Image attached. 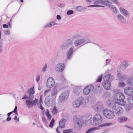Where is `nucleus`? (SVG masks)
Returning <instances> with one entry per match:
<instances>
[{
	"label": "nucleus",
	"mask_w": 133,
	"mask_h": 133,
	"mask_svg": "<svg viewBox=\"0 0 133 133\" xmlns=\"http://www.w3.org/2000/svg\"><path fill=\"white\" fill-rule=\"evenodd\" d=\"M8 24H9V26L10 28H11L12 27V24L10 23H8Z\"/></svg>",
	"instance_id": "62"
},
{
	"label": "nucleus",
	"mask_w": 133,
	"mask_h": 133,
	"mask_svg": "<svg viewBox=\"0 0 133 133\" xmlns=\"http://www.w3.org/2000/svg\"><path fill=\"white\" fill-rule=\"evenodd\" d=\"M119 85L120 87H124L125 86V84L123 82H120L119 83Z\"/></svg>",
	"instance_id": "46"
},
{
	"label": "nucleus",
	"mask_w": 133,
	"mask_h": 133,
	"mask_svg": "<svg viewBox=\"0 0 133 133\" xmlns=\"http://www.w3.org/2000/svg\"><path fill=\"white\" fill-rule=\"evenodd\" d=\"M40 101L39 102V103H40V106H39L38 105V106L39 107H38L41 110H43L44 109V108H43V107H42V105H41V98H40Z\"/></svg>",
	"instance_id": "49"
},
{
	"label": "nucleus",
	"mask_w": 133,
	"mask_h": 133,
	"mask_svg": "<svg viewBox=\"0 0 133 133\" xmlns=\"http://www.w3.org/2000/svg\"><path fill=\"white\" fill-rule=\"evenodd\" d=\"M74 52V50L72 47L68 50L66 53V56L68 59L70 60L71 59Z\"/></svg>",
	"instance_id": "13"
},
{
	"label": "nucleus",
	"mask_w": 133,
	"mask_h": 133,
	"mask_svg": "<svg viewBox=\"0 0 133 133\" xmlns=\"http://www.w3.org/2000/svg\"><path fill=\"white\" fill-rule=\"evenodd\" d=\"M99 128L98 127L91 128L87 130L85 133H94L95 130L99 129Z\"/></svg>",
	"instance_id": "23"
},
{
	"label": "nucleus",
	"mask_w": 133,
	"mask_h": 133,
	"mask_svg": "<svg viewBox=\"0 0 133 133\" xmlns=\"http://www.w3.org/2000/svg\"><path fill=\"white\" fill-rule=\"evenodd\" d=\"M59 128H60V127H58L56 130V131L58 133H60V132L59 131L58 129Z\"/></svg>",
	"instance_id": "61"
},
{
	"label": "nucleus",
	"mask_w": 133,
	"mask_h": 133,
	"mask_svg": "<svg viewBox=\"0 0 133 133\" xmlns=\"http://www.w3.org/2000/svg\"><path fill=\"white\" fill-rule=\"evenodd\" d=\"M55 24H56L55 22L54 21H52L45 25L44 27L45 28L51 27Z\"/></svg>",
	"instance_id": "29"
},
{
	"label": "nucleus",
	"mask_w": 133,
	"mask_h": 133,
	"mask_svg": "<svg viewBox=\"0 0 133 133\" xmlns=\"http://www.w3.org/2000/svg\"><path fill=\"white\" fill-rule=\"evenodd\" d=\"M82 105H83L87 104L88 103L89 99L87 97H80L79 98Z\"/></svg>",
	"instance_id": "18"
},
{
	"label": "nucleus",
	"mask_w": 133,
	"mask_h": 133,
	"mask_svg": "<svg viewBox=\"0 0 133 133\" xmlns=\"http://www.w3.org/2000/svg\"><path fill=\"white\" fill-rule=\"evenodd\" d=\"M17 106H16L13 111H12L10 112H9L8 114L7 115L9 117V116L13 112H14V113H16L17 114Z\"/></svg>",
	"instance_id": "35"
},
{
	"label": "nucleus",
	"mask_w": 133,
	"mask_h": 133,
	"mask_svg": "<svg viewBox=\"0 0 133 133\" xmlns=\"http://www.w3.org/2000/svg\"><path fill=\"white\" fill-rule=\"evenodd\" d=\"M81 105V104L79 98L75 101V103L73 104L75 108H79Z\"/></svg>",
	"instance_id": "25"
},
{
	"label": "nucleus",
	"mask_w": 133,
	"mask_h": 133,
	"mask_svg": "<svg viewBox=\"0 0 133 133\" xmlns=\"http://www.w3.org/2000/svg\"><path fill=\"white\" fill-rule=\"evenodd\" d=\"M85 9L84 7L81 6H78L76 8V10L80 12L84 11Z\"/></svg>",
	"instance_id": "30"
},
{
	"label": "nucleus",
	"mask_w": 133,
	"mask_h": 133,
	"mask_svg": "<svg viewBox=\"0 0 133 133\" xmlns=\"http://www.w3.org/2000/svg\"><path fill=\"white\" fill-rule=\"evenodd\" d=\"M117 77L120 80L122 81L125 80L127 78V76L125 75H122L120 73L117 74Z\"/></svg>",
	"instance_id": "24"
},
{
	"label": "nucleus",
	"mask_w": 133,
	"mask_h": 133,
	"mask_svg": "<svg viewBox=\"0 0 133 133\" xmlns=\"http://www.w3.org/2000/svg\"><path fill=\"white\" fill-rule=\"evenodd\" d=\"M127 100L129 103L131 104H133V96L131 97L128 98Z\"/></svg>",
	"instance_id": "36"
},
{
	"label": "nucleus",
	"mask_w": 133,
	"mask_h": 133,
	"mask_svg": "<svg viewBox=\"0 0 133 133\" xmlns=\"http://www.w3.org/2000/svg\"><path fill=\"white\" fill-rule=\"evenodd\" d=\"M58 6L61 8H63L65 6V4L64 3H62V4H58Z\"/></svg>",
	"instance_id": "50"
},
{
	"label": "nucleus",
	"mask_w": 133,
	"mask_h": 133,
	"mask_svg": "<svg viewBox=\"0 0 133 133\" xmlns=\"http://www.w3.org/2000/svg\"><path fill=\"white\" fill-rule=\"evenodd\" d=\"M56 17L57 19L58 20H60L61 18V16L59 15H57Z\"/></svg>",
	"instance_id": "57"
},
{
	"label": "nucleus",
	"mask_w": 133,
	"mask_h": 133,
	"mask_svg": "<svg viewBox=\"0 0 133 133\" xmlns=\"http://www.w3.org/2000/svg\"><path fill=\"white\" fill-rule=\"evenodd\" d=\"M74 37L75 38H79L81 37V36L79 34H76L74 35Z\"/></svg>",
	"instance_id": "48"
},
{
	"label": "nucleus",
	"mask_w": 133,
	"mask_h": 133,
	"mask_svg": "<svg viewBox=\"0 0 133 133\" xmlns=\"http://www.w3.org/2000/svg\"><path fill=\"white\" fill-rule=\"evenodd\" d=\"M117 103H116L114 104V106L112 107V110L114 112H116L117 110L119 109V108H121V107L119 106L118 105L116 104Z\"/></svg>",
	"instance_id": "28"
},
{
	"label": "nucleus",
	"mask_w": 133,
	"mask_h": 133,
	"mask_svg": "<svg viewBox=\"0 0 133 133\" xmlns=\"http://www.w3.org/2000/svg\"><path fill=\"white\" fill-rule=\"evenodd\" d=\"M65 120L62 119L59 122V126L60 128H64L65 127Z\"/></svg>",
	"instance_id": "27"
},
{
	"label": "nucleus",
	"mask_w": 133,
	"mask_h": 133,
	"mask_svg": "<svg viewBox=\"0 0 133 133\" xmlns=\"http://www.w3.org/2000/svg\"><path fill=\"white\" fill-rule=\"evenodd\" d=\"M124 108L126 110L128 111L130 109L131 107L129 104H127L125 105Z\"/></svg>",
	"instance_id": "39"
},
{
	"label": "nucleus",
	"mask_w": 133,
	"mask_h": 133,
	"mask_svg": "<svg viewBox=\"0 0 133 133\" xmlns=\"http://www.w3.org/2000/svg\"><path fill=\"white\" fill-rule=\"evenodd\" d=\"M114 98L116 103L120 105H123L125 104V102L123 100L125 98L124 94L121 92H118L114 95Z\"/></svg>",
	"instance_id": "2"
},
{
	"label": "nucleus",
	"mask_w": 133,
	"mask_h": 133,
	"mask_svg": "<svg viewBox=\"0 0 133 133\" xmlns=\"http://www.w3.org/2000/svg\"><path fill=\"white\" fill-rule=\"evenodd\" d=\"M102 112L105 117L110 119L113 118L115 116L113 112L109 109H105Z\"/></svg>",
	"instance_id": "8"
},
{
	"label": "nucleus",
	"mask_w": 133,
	"mask_h": 133,
	"mask_svg": "<svg viewBox=\"0 0 133 133\" xmlns=\"http://www.w3.org/2000/svg\"><path fill=\"white\" fill-rule=\"evenodd\" d=\"M128 65V62L127 61H125L122 62L119 67L120 70H125L127 68Z\"/></svg>",
	"instance_id": "17"
},
{
	"label": "nucleus",
	"mask_w": 133,
	"mask_h": 133,
	"mask_svg": "<svg viewBox=\"0 0 133 133\" xmlns=\"http://www.w3.org/2000/svg\"><path fill=\"white\" fill-rule=\"evenodd\" d=\"M114 79L113 76L110 74L105 75L103 77V82L102 85L106 90H109L111 87V82Z\"/></svg>",
	"instance_id": "1"
},
{
	"label": "nucleus",
	"mask_w": 133,
	"mask_h": 133,
	"mask_svg": "<svg viewBox=\"0 0 133 133\" xmlns=\"http://www.w3.org/2000/svg\"><path fill=\"white\" fill-rule=\"evenodd\" d=\"M65 67V65L64 64L59 63L56 65L55 69L58 72H61L64 70Z\"/></svg>",
	"instance_id": "16"
},
{
	"label": "nucleus",
	"mask_w": 133,
	"mask_h": 133,
	"mask_svg": "<svg viewBox=\"0 0 133 133\" xmlns=\"http://www.w3.org/2000/svg\"><path fill=\"white\" fill-rule=\"evenodd\" d=\"M47 64H46L43 67L42 69V71L43 72H45L47 69Z\"/></svg>",
	"instance_id": "43"
},
{
	"label": "nucleus",
	"mask_w": 133,
	"mask_h": 133,
	"mask_svg": "<svg viewBox=\"0 0 133 133\" xmlns=\"http://www.w3.org/2000/svg\"><path fill=\"white\" fill-rule=\"evenodd\" d=\"M69 93L68 91H64L61 93L59 95L58 101L59 102H63L66 101L68 98Z\"/></svg>",
	"instance_id": "7"
},
{
	"label": "nucleus",
	"mask_w": 133,
	"mask_h": 133,
	"mask_svg": "<svg viewBox=\"0 0 133 133\" xmlns=\"http://www.w3.org/2000/svg\"><path fill=\"white\" fill-rule=\"evenodd\" d=\"M123 111V109L121 107L119 108V109H117L116 112H115V113L116 114L117 116H119V115H121Z\"/></svg>",
	"instance_id": "32"
},
{
	"label": "nucleus",
	"mask_w": 133,
	"mask_h": 133,
	"mask_svg": "<svg viewBox=\"0 0 133 133\" xmlns=\"http://www.w3.org/2000/svg\"><path fill=\"white\" fill-rule=\"evenodd\" d=\"M104 7V6H101L100 5H91L90 6H88V7Z\"/></svg>",
	"instance_id": "47"
},
{
	"label": "nucleus",
	"mask_w": 133,
	"mask_h": 133,
	"mask_svg": "<svg viewBox=\"0 0 133 133\" xmlns=\"http://www.w3.org/2000/svg\"><path fill=\"white\" fill-rule=\"evenodd\" d=\"M4 34L6 35H9L10 34V31L9 30H6L4 31Z\"/></svg>",
	"instance_id": "51"
},
{
	"label": "nucleus",
	"mask_w": 133,
	"mask_h": 133,
	"mask_svg": "<svg viewBox=\"0 0 133 133\" xmlns=\"http://www.w3.org/2000/svg\"><path fill=\"white\" fill-rule=\"evenodd\" d=\"M111 62V59H107L105 60V66H107Z\"/></svg>",
	"instance_id": "42"
},
{
	"label": "nucleus",
	"mask_w": 133,
	"mask_h": 133,
	"mask_svg": "<svg viewBox=\"0 0 133 133\" xmlns=\"http://www.w3.org/2000/svg\"><path fill=\"white\" fill-rule=\"evenodd\" d=\"M83 117L75 116L74 117L73 120L74 123L78 127H81L82 126L86 125L88 122L87 121L83 119Z\"/></svg>",
	"instance_id": "3"
},
{
	"label": "nucleus",
	"mask_w": 133,
	"mask_h": 133,
	"mask_svg": "<svg viewBox=\"0 0 133 133\" xmlns=\"http://www.w3.org/2000/svg\"><path fill=\"white\" fill-rule=\"evenodd\" d=\"M55 101L54 99L51 98L49 99L48 97H46L45 99V103L46 106H49L50 105H52Z\"/></svg>",
	"instance_id": "20"
},
{
	"label": "nucleus",
	"mask_w": 133,
	"mask_h": 133,
	"mask_svg": "<svg viewBox=\"0 0 133 133\" xmlns=\"http://www.w3.org/2000/svg\"><path fill=\"white\" fill-rule=\"evenodd\" d=\"M58 92V91L56 87H54L51 90V94L52 96L53 97V99H54L55 100Z\"/></svg>",
	"instance_id": "19"
},
{
	"label": "nucleus",
	"mask_w": 133,
	"mask_h": 133,
	"mask_svg": "<svg viewBox=\"0 0 133 133\" xmlns=\"http://www.w3.org/2000/svg\"><path fill=\"white\" fill-rule=\"evenodd\" d=\"M93 122H91L90 124L92 125H96L100 124L102 122V118L99 114H97L93 117Z\"/></svg>",
	"instance_id": "5"
},
{
	"label": "nucleus",
	"mask_w": 133,
	"mask_h": 133,
	"mask_svg": "<svg viewBox=\"0 0 133 133\" xmlns=\"http://www.w3.org/2000/svg\"><path fill=\"white\" fill-rule=\"evenodd\" d=\"M14 119L16 122H18L19 121V118H17V117L16 116H15L14 118Z\"/></svg>",
	"instance_id": "55"
},
{
	"label": "nucleus",
	"mask_w": 133,
	"mask_h": 133,
	"mask_svg": "<svg viewBox=\"0 0 133 133\" xmlns=\"http://www.w3.org/2000/svg\"><path fill=\"white\" fill-rule=\"evenodd\" d=\"M112 1L115 3L116 4L118 5L119 4V2L116 0H111Z\"/></svg>",
	"instance_id": "52"
},
{
	"label": "nucleus",
	"mask_w": 133,
	"mask_h": 133,
	"mask_svg": "<svg viewBox=\"0 0 133 133\" xmlns=\"http://www.w3.org/2000/svg\"><path fill=\"white\" fill-rule=\"evenodd\" d=\"M112 125V123H105L101 125L100 127H104L106 126H109Z\"/></svg>",
	"instance_id": "40"
},
{
	"label": "nucleus",
	"mask_w": 133,
	"mask_h": 133,
	"mask_svg": "<svg viewBox=\"0 0 133 133\" xmlns=\"http://www.w3.org/2000/svg\"><path fill=\"white\" fill-rule=\"evenodd\" d=\"M117 19L119 21L123 23H125L126 22V19L124 16L120 14L117 15Z\"/></svg>",
	"instance_id": "22"
},
{
	"label": "nucleus",
	"mask_w": 133,
	"mask_h": 133,
	"mask_svg": "<svg viewBox=\"0 0 133 133\" xmlns=\"http://www.w3.org/2000/svg\"><path fill=\"white\" fill-rule=\"evenodd\" d=\"M109 7L114 14H116L117 13V9L114 5L110 4Z\"/></svg>",
	"instance_id": "31"
},
{
	"label": "nucleus",
	"mask_w": 133,
	"mask_h": 133,
	"mask_svg": "<svg viewBox=\"0 0 133 133\" xmlns=\"http://www.w3.org/2000/svg\"><path fill=\"white\" fill-rule=\"evenodd\" d=\"M42 119L43 120V121L45 122V123H46V122H47L46 119L44 117H42Z\"/></svg>",
	"instance_id": "59"
},
{
	"label": "nucleus",
	"mask_w": 133,
	"mask_h": 133,
	"mask_svg": "<svg viewBox=\"0 0 133 133\" xmlns=\"http://www.w3.org/2000/svg\"><path fill=\"white\" fill-rule=\"evenodd\" d=\"M29 97L27 96L26 95H24L23 97H22V99H27Z\"/></svg>",
	"instance_id": "53"
},
{
	"label": "nucleus",
	"mask_w": 133,
	"mask_h": 133,
	"mask_svg": "<svg viewBox=\"0 0 133 133\" xmlns=\"http://www.w3.org/2000/svg\"><path fill=\"white\" fill-rule=\"evenodd\" d=\"M49 90L45 91L44 92V94L45 95L47 93L49 92Z\"/></svg>",
	"instance_id": "64"
},
{
	"label": "nucleus",
	"mask_w": 133,
	"mask_h": 133,
	"mask_svg": "<svg viewBox=\"0 0 133 133\" xmlns=\"http://www.w3.org/2000/svg\"><path fill=\"white\" fill-rule=\"evenodd\" d=\"M27 93L29 95V96H30V97H34V96L32 95H33L35 92L34 90V87H33L30 88L27 91Z\"/></svg>",
	"instance_id": "21"
},
{
	"label": "nucleus",
	"mask_w": 133,
	"mask_h": 133,
	"mask_svg": "<svg viewBox=\"0 0 133 133\" xmlns=\"http://www.w3.org/2000/svg\"><path fill=\"white\" fill-rule=\"evenodd\" d=\"M57 110L56 109V107H55L52 110V112L54 114H55L57 112Z\"/></svg>",
	"instance_id": "45"
},
{
	"label": "nucleus",
	"mask_w": 133,
	"mask_h": 133,
	"mask_svg": "<svg viewBox=\"0 0 133 133\" xmlns=\"http://www.w3.org/2000/svg\"><path fill=\"white\" fill-rule=\"evenodd\" d=\"M128 118L127 117L125 116H123L119 117L118 119V121L120 123L123 122H125L127 121Z\"/></svg>",
	"instance_id": "26"
},
{
	"label": "nucleus",
	"mask_w": 133,
	"mask_h": 133,
	"mask_svg": "<svg viewBox=\"0 0 133 133\" xmlns=\"http://www.w3.org/2000/svg\"><path fill=\"white\" fill-rule=\"evenodd\" d=\"M74 11L72 10H70L66 12V14L68 15H71L73 14Z\"/></svg>",
	"instance_id": "44"
},
{
	"label": "nucleus",
	"mask_w": 133,
	"mask_h": 133,
	"mask_svg": "<svg viewBox=\"0 0 133 133\" xmlns=\"http://www.w3.org/2000/svg\"><path fill=\"white\" fill-rule=\"evenodd\" d=\"M61 78L62 79V80L63 81L65 80V78H64L63 76H62L61 77Z\"/></svg>",
	"instance_id": "60"
},
{
	"label": "nucleus",
	"mask_w": 133,
	"mask_h": 133,
	"mask_svg": "<svg viewBox=\"0 0 133 133\" xmlns=\"http://www.w3.org/2000/svg\"><path fill=\"white\" fill-rule=\"evenodd\" d=\"M102 76L103 75L102 74L101 75L99 76L97 79H96V81L97 82H101L102 80Z\"/></svg>",
	"instance_id": "37"
},
{
	"label": "nucleus",
	"mask_w": 133,
	"mask_h": 133,
	"mask_svg": "<svg viewBox=\"0 0 133 133\" xmlns=\"http://www.w3.org/2000/svg\"><path fill=\"white\" fill-rule=\"evenodd\" d=\"M2 46L0 45V53L2 52Z\"/></svg>",
	"instance_id": "63"
},
{
	"label": "nucleus",
	"mask_w": 133,
	"mask_h": 133,
	"mask_svg": "<svg viewBox=\"0 0 133 133\" xmlns=\"http://www.w3.org/2000/svg\"><path fill=\"white\" fill-rule=\"evenodd\" d=\"M72 44L71 40L68 39L63 43L61 47L62 49L66 50Z\"/></svg>",
	"instance_id": "9"
},
{
	"label": "nucleus",
	"mask_w": 133,
	"mask_h": 133,
	"mask_svg": "<svg viewBox=\"0 0 133 133\" xmlns=\"http://www.w3.org/2000/svg\"><path fill=\"white\" fill-rule=\"evenodd\" d=\"M94 2V4H101L106 6H109L111 3L108 0H92Z\"/></svg>",
	"instance_id": "11"
},
{
	"label": "nucleus",
	"mask_w": 133,
	"mask_h": 133,
	"mask_svg": "<svg viewBox=\"0 0 133 133\" xmlns=\"http://www.w3.org/2000/svg\"><path fill=\"white\" fill-rule=\"evenodd\" d=\"M125 94L129 96L133 95V88L131 87H127L124 89Z\"/></svg>",
	"instance_id": "15"
},
{
	"label": "nucleus",
	"mask_w": 133,
	"mask_h": 133,
	"mask_svg": "<svg viewBox=\"0 0 133 133\" xmlns=\"http://www.w3.org/2000/svg\"><path fill=\"white\" fill-rule=\"evenodd\" d=\"M88 43H92L93 44H95L88 39H81L76 40L74 42V44L75 47H77L79 46H81Z\"/></svg>",
	"instance_id": "6"
},
{
	"label": "nucleus",
	"mask_w": 133,
	"mask_h": 133,
	"mask_svg": "<svg viewBox=\"0 0 133 133\" xmlns=\"http://www.w3.org/2000/svg\"><path fill=\"white\" fill-rule=\"evenodd\" d=\"M11 118L9 117H8L6 119V121H9L11 120Z\"/></svg>",
	"instance_id": "58"
},
{
	"label": "nucleus",
	"mask_w": 133,
	"mask_h": 133,
	"mask_svg": "<svg viewBox=\"0 0 133 133\" xmlns=\"http://www.w3.org/2000/svg\"><path fill=\"white\" fill-rule=\"evenodd\" d=\"M127 82L130 85H133V78H129L127 81Z\"/></svg>",
	"instance_id": "33"
},
{
	"label": "nucleus",
	"mask_w": 133,
	"mask_h": 133,
	"mask_svg": "<svg viewBox=\"0 0 133 133\" xmlns=\"http://www.w3.org/2000/svg\"><path fill=\"white\" fill-rule=\"evenodd\" d=\"M73 131V130L71 129H68L64 130L63 131V133H69Z\"/></svg>",
	"instance_id": "38"
},
{
	"label": "nucleus",
	"mask_w": 133,
	"mask_h": 133,
	"mask_svg": "<svg viewBox=\"0 0 133 133\" xmlns=\"http://www.w3.org/2000/svg\"><path fill=\"white\" fill-rule=\"evenodd\" d=\"M3 28H8V25H7V24H4L3 25Z\"/></svg>",
	"instance_id": "56"
},
{
	"label": "nucleus",
	"mask_w": 133,
	"mask_h": 133,
	"mask_svg": "<svg viewBox=\"0 0 133 133\" xmlns=\"http://www.w3.org/2000/svg\"><path fill=\"white\" fill-rule=\"evenodd\" d=\"M54 122H55V120L54 119V118H53L50 122V123L49 125V127H52L54 124Z\"/></svg>",
	"instance_id": "41"
},
{
	"label": "nucleus",
	"mask_w": 133,
	"mask_h": 133,
	"mask_svg": "<svg viewBox=\"0 0 133 133\" xmlns=\"http://www.w3.org/2000/svg\"><path fill=\"white\" fill-rule=\"evenodd\" d=\"M119 9L120 13L123 16L128 17H130V14L127 10L121 7L119 8Z\"/></svg>",
	"instance_id": "14"
},
{
	"label": "nucleus",
	"mask_w": 133,
	"mask_h": 133,
	"mask_svg": "<svg viewBox=\"0 0 133 133\" xmlns=\"http://www.w3.org/2000/svg\"><path fill=\"white\" fill-rule=\"evenodd\" d=\"M55 84L54 79L52 77H49L46 83V86L48 88H51L54 87Z\"/></svg>",
	"instance_id": "10"
},
{
	"label": "nucleus",
	"mask_w": 133,
	"mask_h": 133,
	"mask_svg": "<svg viewBox=\"0 0 133 133\" xmlns=\"http://www.w3.org/2000/svg\"><path fill=\"white\" fill-rule=\"evenodd\" d=\"M94 87L92 85H88L83 90V93L84 95H87L91 92L93 90Z\"/></svg>",
	"instance_id": "12"
},
{
	"label": "nucleus",
	"mask_w": 133,
	"mask_h": 133,
	"mask_svg": "<svg viewBox=\"0 0 133 133\" xmlns=\"http://www.w3.org/2000/svg\"><path fill=\"white\" fill-rule=\"evenodd\" d=\"M40 78V76L39 75L37 76L36 78V80L37 82L39 81Z\"/></svg>",
	"instance_id": "54"
},
{
	"label": "nucleus",
	"mask_w": 133,
	"mask_h": 133,
	"mask_svg": "<svg viewBox=\"0 0 133 133\" xmlns=\"http://www.w3.org/2000/svg\"><path fill=\"white\" fill-rule=\"evenodd\" d=\"M45 113L48 119L49 120H50L51 118V116L49 113V112L48 110H47L46 111Z\"/></svg>",
	"instance_id": "34"
},
{
	"label": "nucleus",
	"mask_w": 133,
	"mask_h": 133,
	"mask_svg": "<svg viewBox=\"0 0 133 133\" xmlns=\"http://www.w3.org/2000/svg\"><path fill=\"white\" fill-rule=\"evenodd\" d=\"M34 97L29 96L28 98L25 101V104L26 107L30 108L36 105L38 102V100L36 98L34 100Z\"/></svg>",
	"instance_id": "4"
}]
</instances>
